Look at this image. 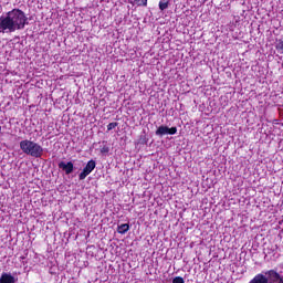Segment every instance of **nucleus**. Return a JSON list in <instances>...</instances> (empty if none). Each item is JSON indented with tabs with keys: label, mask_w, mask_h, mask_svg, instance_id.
Masks as SVG:
<instances>
[{
	"label": "nucleus",
	"mask_w": 283,
	"mask_h": 283,
	"mask_svg": "<svg viewBox=\"0 0 283 283\" xmlns=\"http://www.w3.org/2000/svg\"><path fill=\"white\" fill-rule=\"evenodd\" d=\"M28 25V15L21 9H12L0 17V34H12L17 30H24Z\"/></svg>",
	"instance_id": "obj_1"
},
{
	"label": "nucleus",
	"mask_w": 283,
	"mask_h": 283,
	"mask_svg": "<svg viewBox=\"0 0 283 283\" xmlns=\"http://www.w3.org/2000/svg\"><path fill=\"white\" fill-rule=\"evenodd\" d=\"M20 149L32 158H41L43 156V147L33 140L24 139L20 142Z\"/></svg>",
	"instance_id": "obj_2"
},
{
	"label": "nucleus",
	"mask_w": 283,
	"mask_h": 283,
	"mask_svg": "<svg viewBox=\"0 0 283 283\" xmlns=\"http://www.w3.org/2000/svg\"><path fill=\"white\" fill-rule=\"evenodd\" d=\"M94 169H96V161L91 159L78 175L80 180H85Z\"/></svg>",
	"instance_id": "obj_3"
},
{
	"label": "nucleus",
	"mask_w": 283,
	"mask_h": 283,
	"mask_svg": "<svg viewBox=\"0 0 283 283\" xmlns=\"http://www.w3.org/2000/svg\"><path fill=\"white\" fill-rule=\"evenodd\" d=\"M177 133H178L177 127L169 128V126H165V125L159 126L155 132L156 136H160V137L167 136V134H169V136H174Z\"/></svg>",
	"instance_id": "obj_4"
},
{
	"label": "nucleus",
	"mask_w": 283,
	"mask_h": 283,
	"mask_svg": "<svg viewBox=\"0 0 283 283\" xmlns=\"http://www.w3.org/2000/svg\"><path fill=\"white\" fill-rule=\"evenodd\" d=\"M59 168L62 169V171H65L66 176H70V174L74 171V164L72 161H69V163L61 161L59 164Z\"/></svg>",
	"instance_id": "obj_5"
},
{
	"label": "nucleus",
	"mask_w": 283,
	"mask_h": 283,
	"mask_svg": "<svg viewBox=\"0 0 283 283\" xmlns=\"http://www.w3.org/2000/svg\"><path fill=\"white\" fill-rule=\"evenodd\" d=\"M17 279L10 273H2L0 276V283H15Z\"/></svg>",
	"instance_id": "obj_6"
},
{
	"label": "nucleus",
	"mask_w": 283,
	"mask_h": 283,
	"mask_svg": "<svg viewBox=\"0 0 283 283\" xmlns=\"http://www.w3.org/2000/svg\"><path fill=\"white\" fill-rule=\"evenodd\" d=\"M128 231H129V226L127 223H122L117 228V233H120L122 235H124V233H127Z\"/></svg>",
	"instance_id": "obj_7"
},
{
	"label": "nucleus",
	"mask_w": 283,
	"mask_h": 283,
	"mask_svg": "<svg viewBox=\"0 0 283 283\" xmlns=\"http://www.w3.org/2000/svg\"><path fill=\"white\" fill-rule=\"evenodd\" d=\"M275 50L280 52V54H283V40H277L275 44Z\"/></svg>",
	"instance_id": "obj_8"
},
{
	"label": "nucleus",
	"mask_w": 283,
	"mask_h": 283,
	"mask_svg": "<svg viewBox=\"0 0 283 283\" xmlns=\"http://www.w3.org/2000/svg\"><path fill=\"white\" fill-rule=\"evenodd\" d=\"M147 1L148 0H134L135 6H138L139 8H147Z\"/></svg>",
	"instance_id": "obj_9"
},
{
	"label": "nucleus",
	"mask_w": 283,
	"mask_h": 283,
	"mask_svg": "<svg viewBox=\"0 0 283 283\" xmlns=\"http://www.w3.org/2000/svg\"><path fill=\"white\" fill-rule=\"evenodd\" d=\"M167 8H169V1H160L159 2V10L164 11V10H167Z\"/></svg>",
	"instance_id": "obj_10"
},
{
	"label": "nucleus",
	"mask_w": 283,
	"mask_h": 283,
	"mask_svg": "<svg viewBox=\"0 0 283 283\" xmlns=\"http://www.w3.org/2000/svg\"><path fill=\"white\" fill-rule=\"evenodd\" d=\"M116 127H118V123H116V122L109 123L107 125V130L112 132V129H116Z\"/></svg>",
	"instance_id": "obj_11"
},
{
	"label": "nucleus",
	"mask_w": 283,
	"mask_h": 283,
	"mask_svg": "<svg viewBox=\"0 0 283 283\" xmlns=\"http://www.w3.org/2000/svg\"><path fill=\"white\" fill-rule=\"evenodd\" d=\"M172 283H185V279L182 276H176L172 279Z\"/></svg>",
	"instance_id": "obj_12"
},
{
	"label": "nucleus",
	"mask_w": 283,
	"mask_h": 283,
	"mask_svg": "<svg viewBox=\"0 0 283 283\" xmlns=\"http://www.w3.org/2000/svg\"><path fill=\"white\" fill-rule=\"evenodd\" d=\"M101 154H109V147L108 146H103L101 148Z\"/></svg>",
	"instance_id": "obj_13"
},
{
	"label": "nucleus",
	"mask_w": 283,
	"mask_h": 283,
	"mask_svg": "<svg viewBox=\"0 0 283 283\" xmlns=\"http://www.w3.org/2000/svg\"><path fill=\"white\" fill-rule=\"evenodd\" d=\"M0 133H1V126H0Z\"/></svg>",
	"instance_id": "obj_14"
}]
</instances>
